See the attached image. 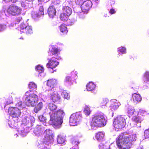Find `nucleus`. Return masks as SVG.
Returning a JSON list of instances; mask_svg holds the SVG:
<instances>
[{"label": "nucleus", "mask_w": 149, "mask_h": 149, "mask_svg": "<svg viewBox=\"0 0 149 149\" xmlns=\"http://www.w3.org/2000/svg\"><path fill=\"white\" fill-rule=\"evenodd\" d=\"M87 13H85L82 11V12L79 13L78 14V17L81 19H83L85 17V14Z\"/></svg>", "instance_id": "52"}, {"label": "nucleus", "mask_w": 149, "mask_h": 149, "mask_svg": "<svg viewBox=\"0 0 149 149\" xmlns=\"http://www.w3.org/2000/svg\"><path fill=\"white\" fill-rule=\"evenodd\" d=\"M109 102V100L107 98H103L99 102L100 106L102 108H104L106 107L107 104Z\"/></svg>", "instance_id": "27"}, {"label": "nucleus", "mask_w": 149, "mask_h": 149, "mask_svg": "<svg viewBox=\"0 0 149 149\" xmlns=\"http://www.w3.org/2000/svg\"><path fill=\"white\" fill-rule=\"evenodd\" d=\"M16 121L15 119L12 118L8 120V124L9 126L10 127H12L15 128H17L18 126V122Z\"/></svg>", "instance_id": "22"}, {"label": "nucleus", "mask_w": 149, "mask_h": 149, "mask_svg": "<svg viewBox=\"0 0 149 149\" xmlns=\"http://www.w3.org/2000/svg\"><path fill=\"white\" fill-rule=\"evenodd\" d=\"M20 28L21 32L26 33L28 35L31 34L33 33L32 26L29 25L27 23H22L20 26Z\"/></svg>", "instance_id": "11"}, {"label": "nucleus", "mask_w": 149, "mask_h": 149, "mask_svg": "<svg viewBox=\"0 0 149 149\" xmlns=\"http://www.w3.org/2000/svg\"><path fill=\"white\" fill-rule=\"evenodd\" d=\"M125 116H118L114 119L113 125L114 127L118 130L123 128L126 124Z\"/></svg>", "instance_id": "6"}, {"label": "nucleus", "mask_w": 149, "mask_h": 149, "mask_svg": "<svg viewBox=\"0 0 149 149\" xmlns=\"http://www.w3.org/2000/svg\"><path fill=\"white\" fill-rule=\"evenodd\" d=\"M118 52V57H119L120 56V54H125L127 53L126 49L124 47L121 46L118 48L117 49Z\"/></svg>", "instance_id": "29"}, {"label": "nucleus", "mask_w": 149, "mask_h": 149, "mask_svg": "<svg viewBox=\"0 0 149 149\" xmlns=\"http://www.w3.org/2000/svg\"><path fill=\"white\" fill-rule=\"evenodd\" d=\"M91 111L90 107L88 105H86L84 109V113L87 116L89 115Z\"/></svg>", "instance_id": "38"}, {"label": "nucleus", "mask_w": 149, "mask_h": 149, "mask_svg": "<svg viewBox=\"0 0 149 149\" xmlns=\"http://www.w3.org/2000/svg\"><path fill=\"white\" fill-rule=\"evenodd\" d=\"M39 2H42L45 3L47 2V0H38Z\"/></svg>", "instance_id": "59"}, {"label": "nucleus", "mask_w": 149, "mask_h": 149, "mask_svg": "<svg viewBox=\"0 0 149 149\" xmlns=\"http://www.w3.org/2000/svg\"><path fill=\"white\" fill-rule=\"evenodd\" d=\"M127 110L128 114L130 116H133L138 113V112L135 111L133 108L130 106H128Z\"/></svg>", "instance_id": "26"}, {"label": "nucleus", "mask_w": 149, "mask_h": 149, "mask_svg": "<svg viewBox=\"0 0 149 149\" xmlns=\"http://www.w3.org/2000/svg\"><path fill=\"white\" fill-rule=\"evenodd\" d=\"M132 120L135 122L137 123L136 125L138 127H141V123L143 120V117H141L139 115L138 113L136 115H135L133 116L132 118Z\"/></svg>", "instance_id": "18"}, {"label": "nucleus", "mask_w": 149, "mask_h": 149, "mask_svg": "<svg viewBox=\"0 0 149 149\" xmlns=\"http://www.w3.org/2000/svg\"><path fill=\"white\" fill-rule=\"evenodd\" d=\"M12 102V98H10L9 100H8L6 101V102L5 103H4L3 105L4 107L5 108L6 107V105L10 104Z\"/></svg>", "instance_id": "50"}, {"label": "nucleus", "mask_w": 149, "mask_h": 149, "mask_svg": "<svg viewBox=\"0 0 149 149\" xmlns=\"http://www.w3.org/2000/svg\"><path fill=\"white\" fill-rule=\"evenodd\" d=\"M79 143V142L78 141H73L72 142V144L74 145V146L70 149H79L78 145Z\"/></svg>", "instance_id": "46"}, {"label": "nucleus", "mask_w": 149, "mask_h": 149, "mask_svg": "<svg viewBox=\"0 0 149 149\" xmlns=\"http://www.w3.org/2000/svg\"><path fill=\"white\" fill-rule=\"evenodd\" d=\"M7 26L6 24H0V32H2L6 29Z\"/></svg>", "instance_id": "49"}, {"label": "nucleus", "mask_w": 149, "mask_h": 149, "mask_svg": "<svg viewBox=\"0 0 149 149\" xmlns=\"http://www.w3.org/2000/svg\"><path fill=\"white\" fill-rule=\"evenodd\" d=\"M74 81L71 78L70 76H67L64 80L65 84L67 85H72Z\"/></svg>", "instance_id": "31"}, {"label": "nucleus", "mask_w": 149, "mask_h": 149, "mask_svg": "<svg viewBox=\"0 0 149 149\" xmlns=\"http://www.w3.org/2000/svg\"><path fill=\"white\" fill-rule=\"evenodd\" d=\"M44 14V8L43 6H40L38 11H33L31 13L32 17L35 20H37Z\"/></svg>", "instance_id": "14"}, {"label": "nucleus", "mask_w": 149, "mask_h": 149, "mask_svg": "<svg viewBox=\"0 0 149 149\" xmlns=\"http://www.w3.org/2000/svg\"><path fill=\"white\" fill-rule=\"evenodd\" d=\"M111 104L110 106L111 109L113 110H117L120 105V102L116 100H111Z\"/></svg>", "instance_id": "20"}, {"label": "nucleus", "mask_w": 149, "mask_h": 149, "mask_svg": "<svg viewBox=\"0 0 149 149\" xmlns=\"http://www.w3.org/2000/svg\"><path fill=\"white\" fill-rule=\"evenodd\" d=\"M55 58L53 57L50 58H47L48 62L46 64V67L48 68H50L52 69L56 67L59 64V62Z\"/></svg>", "instance_id": "13"}, {"label": "nucleus", "mask_w": 149, "mask_h": 149, "mask_svg": "<svg viewBox=\"0 0 149 149\" xmlns=\"http://www.w3.org/2000/svg\"><path fill=\"white\" fill-rule=\"evenodd\" d=\"M22 19V18L21 17H18L16 19V21L17 22H19Z\"/></svg>", "instance_id": "57"}, {"label": "nucleus", "mask_w": 149, "mask_h": 149, "mask_svg": "<svg viewBox=\"0 0 149 149\" xmlns=\"http://www.w3.org/2000/svg\"><path fill=\"white\" fill-rule=\"evenodd\" d=\"M57 142L59 144H62L64 143L65 141V138L64 136L61 134L58 135Z\"/></svg>", "instance_id": "33"}, {"label": "nucleus", "mask_w": 149, "mask_h": 149, "mask_svg": "<svg viewBox=\"0 0 149 149\" xmlns=\"http://www.w3.org/2000/svg\"><path fill=\"white\" fill-rule=\"evenodd\" d=\"M43 104L42 102H39L37 106L34 108L33 111L36 113H37L43 107Z\"/></svg>", "instance_id": "34"}, {"label": "nucleus", "mask_w": 149, "mask_h": 149, "mask_svg": "<svg viewBox=\"0 0 149 149\" xmlns=\"http://www.w3.org/2000/svg\"><path fill=\"white\" fill-rule=\"evenodd\" d=\"M37 85L33 82H31L29 84V87L30 89V91H32V90H34V92H36V90L37 89Z\"/></svg>", "instance_id": "39"}, {"label": "nucleus", "mask_w": 149, "mask_h": 149, "mask_svg": "<svg viewBox=\"0 0 149 149\" xmlns=\"http://www.w3.org/2000/svg\"><path fill=\"white\" fill-rule=\"evenodd\" d=\"M3 1L6 3H7L9 2L10 1V0H3Z\"/></svg>", "instance_id": "62"}, {"label": "nucleus", "mask_w": 149, "mask_h": 149, "mask_svg": "<svg viewBox=\"0 0 149 149\" xmlns=\"http://www.w3.org/2000/svg\"><path fill=\"white\" fill-rule=\"evenodd\" d=\"M45 129V128L43 126L37 125L34 130L33 132L36 135L38 136L42 134Z\"/></svg>", "instance_id": "19"}, {"label": "nucleus", "mask_w": 149, "mask_h": 149, "mask_svg": "<svg viewBox=\"0 0 149 149\" xmlns=\"http://www.w3.org/2000/svg\"><path fill=\"white\" fill-rule=\"evenodd\" d=\"M113 146H114V145L113 144H111V145H110L109 146V148H108L107 149H111L112 147Z\"/></svg>", "instance_id": "61"}, {"label": "nucleus", "mask_w": 149, "mask_h": 149, "mask_svg": "<svg viewBox=\"0 0 149 149\" xmlns=\"http://www.w3.org/2000/svg\"><path fill=\"white\" fill-rule=\"evenodd\" d=\"M144 83L149 82V71H146L144 74Z\"/></svg>", "instance_id": "42"}, {"label": "nucleus", "mask_w": 149, "mask_h": 149, "mask_svg": "<svg viewBox=\"0 0 149 149\" xmlns=\"http://www.w3.org/2000/svg\"><path fill=\"white\" fill-rule=\"evenodd\" d=\"M17 0H10V1L13 3H15L17 1Z\"/></svg>", "instance_id": "63"}, {"label": "nucleus", "mask_w": 149, "mask_h": 149, "mask_svg": "<svg viewBox=\"0 0 149 149\" xmlns=\"http://www.w3.org/2000/svg\"><path fill=\"white\" fill-rule=\"evenodd\" d=\"M61 95L63 97L68 100L70 99V95L67 92V91L63 90V89H61Z\"/></svg>", "instance_id": "35"}, {"label": "nucleus", "mask_w": 149, "mask_h": 149, "mask_svg": "<svg viewBox=\"0 0 149 149\" xmlns=\"http://www.w3.org/2000/svg\"><path fill=\"white\" fill-rule=\"evenodd\" d=\"M99 147L100 149H104L106 147V145L101 143L99 145Z\"/></svg>", "instance_id": "54"}, {"label": "nucleus", "mask_w": 149, "mask_h": 149, "mask_svg": "<svg viewBox=\"0 0 149 149\" xmlns=\"http://www.w3.org/2000/svg\"><path fill=\"white\" fill-rule=\"evenodd\" d=\"M110 10L109 12L111 14H113L116 13V11L115 10V9L113 8H112Z\"/></svg>", "instance_id": "56"}, {"label": "nucleus", "mask_w": 149, "mask_h": 149, "mask_svg": "<svg viewBox=\"0 0 149 149\" xmlns=\"http://www.w3.org/2000/svg\"><path fill=\"white\" fill-rule=\"evenodd\" d=\"M96 88L95 85L93 82H89L86 85V89L88 91H92Z\"/></svg>", "instance_id": "25"}, {"label": "nucleus", "mask_w": 149, "mask_h": 149, "mask_svg": "<svg viewBox=\"0 0 149 149\" xmlns=\"http://www.w3.org/2000/svg\"><path fill=\"white\" fill-rule=\"evenodd\" d=\"M59 28L60 32L62 33V34H66L68 32L67 28L64 25H61L59 27Z\"/></svg>", "instance_id": "37"}, {"label": "nucleus", "mask_w": 149, "mask_h": 149, "mask_svg": "<svg viewBox=\"0 0 149 149\" xmlns=\"http://www.w3.org/2000/svg\"><path fill=\"white\" fill-rule=\"evenodd\" d=\"M56 10L54 7L52 6H50L48 9V14L50 18H53L56 15Z\"/></svg>", "instance_id": "21"}, {"label": "nucleus", "mask_w": 149, "mask_h": 149, "mask_svg": "<svg viewBox=\"0 0 149 149\" xmlns=\"http://www.w3.org/2000/svg\"><path fill=\"white\" fill-rule=\"evenodd\" d=\"M76 21L73 18L68 19L66 21V24L67 26H69L73 25Z\"/></svg>", "instance_id": "41"}, {"label": "nucleus", "mask_w": 149, "mask_h": 149, "mask_svg": "<svg viewBox=\"0 0 149 149\" xmlns=\"http://www.w3.org/2000/svg\"><path fill=\"white\" fill-rule=\"evenodd\" d=\"M69 16L66 15L64 14V13H62L60 15V19L61 20L64 21H66L68 19V18Z\"/></svg>", "instance_id": "44"}, {"label": "nucleus", "mask_w": 149, "mask_h": 149, "mask_svg": "<svg viewBox=\"0 0 149 149\" xmlns=\"http://www.w3.org/2000/svg\"><path fill=\"white\" fill-rule=\"evenodd\" d=\"M31 120L32 122L34 120V118L33 117H28L25 116L24 117V118L22 119V121L23 124L27 125Z\"/></svg>", "instance_id": "30"}, {"label": "nucleus", "mask_w": 149, "mask_h": 149, "mask_svg": "<svg viewBox=\"0 0 149 149\" xmlns=\"http://www.w3.org/2000/svg\"><path fill=\"white\" fill-rule=\"evenodd\" d=\"M49 50L50 52H48L49 56L51 54L54 56V58L58 60H60L61 58L60 56L61 50L57 47L51 45L49 46Z\"/></svg>", "instance_id": "10"}, {"label": "nucleus", "mask_w": 149, "mask_h": 149, "mask_svg": "<svg viewBox=\"0 0 149 149\" xmlns=\"http://www.w3.org/2000/svg\"><path fill=\"white\" fill-rule=\"evenodd\" d=\"M57 83V80L55 79H49L47 81V85L50 88L48 90V91L54 90L53 88Z\"/></svg>", "instance_id": "16"}, {"label": "nucleus", "mask_w": 149, "mask_h": 149, "mask_svg": "<svg viewBox=\"0 0 149 149\" xmlns=\"http://www.w3.org/2000/svg\"><path fill=\"white\" fill-rule=\"evenodd\" d=\"M106 122L105 115L102 112H99L93 117L90 125L93 127H104L106 125Z\"/></svg>", "instance_id": "4"}, {"label": "nucleus", "mask_w": 149, "mask_h": 149, "mask_svg": "<svg viewBox=\"0 0 149 149\" xmlns=\"http://www.w3.org/2000/svg\"><path fill=\"white\" fill-rule=\"evenodd\" d=\"M14 25V23H11L10 24H9L8 26L9 27L10 29H11L12 27H13Z\"/></svg>", "instance_id": "58"}, {"label": "nucleus", "mask_w": 149, "mask_h": 149, "mask_svg": "<svg viewBox=\"0 0 149 149\" xmlns=\"http://www.w3.org/2000/svg\"><path fill=\"white\" fill-rule=\"evenodd\" d=\"M44 134L45 139H42L41 141L47 143L48 145L52 144L54 141V135L52 130L50 129H46Z\"/></svg>", "instance_id": "8"}, {"label": "nucleus", "mask_w": 149, "mask_h": 149, "mask_svg": "<svg viewBox=\"0 0 149 149\" xmlns=\"http://www.w3.org/2000/svg\"><path fill=\"white\" fill-rule=\"evenodd\" d=\"M51 6L55 7L56 5H58L60 3V0H52Z\"/></svg>", "instance_id": "45"}, {"label": "nucleus", "mask_w": 149, "mask_h": 149, "mask_svg": "<svg viewBox=\"0 0 149 149\" xmlns=\"http://www.w3.org/2000/svg\"><path fill=\"white\" fill-rule=\"evenodd\" d=\"M75 2L77 5H79L82 3L83 0H75Z\"/></svg>", "instance_id": "55"}, {"label": "nucleus", "mask_w": 149, "mask_h": 149, "mask_svg": "<svg viewBox=\"0 0 149 149\" xmlns=\"http://www.w3.org/2000/svg\"><path fill=\"white\" fill-rule=\"evenodd\" d=\"M21 11L22 9L20 7L14 5H10L6 10L0 11V20L7 21L10 16H18L21 14Z\"/></svg>", "instance_id": "3"}, {"label": "nucleus", "mask_w": 149, "mask_h": 149, "mask_svg": "<svg viewBox=\"0 0 149 149\" xmlns=\"http://www.w3.org/2000/svg\"><path fill=\"white\" fill-rule=\"evenodd\" d=\"M93 3L90 0L84 1L82 4L81 8L82 11L85 13H87L88 11L91 7Z\"/></svg>", "instance_id": "12"}, {"label": "nucleus", "mask_w": 149, "mask_h": 149, "mask_svg": "<svg viewBox=\"0 0 149 149\" xmlns=\"http://www.w3.org/2000/svg\"><path fill=\"white\" fill-rule=\"evenodd\" d=\"M139 115L141 116V117L143 116H143L146 115L147 113L145 111L143 110H140L139 112H138Z\"/></svg>", "instance_id": "51"}, {"label": "nucleus", "mask_w": 149, "mask_h": 149, "mask_svg": "<svg viewBox=\"0 0 149 149\" xmlns=\"http://www.w3.org/2000/svg\"><path fill=\"white\" fill-rule=\"evenodd\" d=\"M144 136L146 138H148L149 137V130L147 129L145 130Z\"/></svg>", "instance_id": "53"}, {"label": "nucleus", "mask_w": 149, "mask_h": 149, "mask_svg": "<svg viewBox=\"0 0 149 149\" xmlns=\"http://www.w3.org/2000/svg\"><path fill=\"white\" fill-rule=\"evenodd\" d=\"M33 0H25V2L26 3H28L29 2H31L33 1Z\"/></svg>", "instance_id": "60"}, {"label": "nucleus", "mask_w": 149, "mask_h": 149, "mask_svg": "<svg viewBox=\"0 0 149 149\" xmlns=\"http://www.w3.org/2000/svg\"><path fill=\"white\" fill-rule=\"evenodd\" d=\"M49 94H50V99L53 101L55 102H58L61 98L60 95L58 94V92L53 91H49Z\"/></svg>", "instance_id": "15"}, {"label": "nucleus", "mask_w": 149, "mask_h": 149, "mask_svg": "<svg viewBox=\"0 0 149 149\" xmlns=\"http://www.w3.org/2000/svg\"><path fill=\"white\" fill-rule=\"evenodd\" d=\"M104 134L103 132H99L96 134L95 138L98 141H102L103 140Z\"/></svg>", "instance_id": "32"}, {"label": "nucleus", "mask_w": 149, "mask_h": 149, "mask_svg": "<svg viewBox=\"0 0 149 149\" xmlns=\"http://www.w3.org/2000/svg\"><path fill=\"white\" fill-rule=\"evenodd\" d=\"M82 117L80 112H76L72 114L70 117L69 124L70 126H74L79 124Z\"/></svg>", "instance_id": "7"}, {"label": "nucleus", "mask_w": 149, "mask_h": 149, "mask_svg": "<svg viewBox=\"0 0 149 149\" xmlns=\"http://www.w3.org/2000/svg\"><path fill=\"white\" fill-rule=\"evenodd\" d=\"M35 69L36 71L39 73H42L43 72L44 69L43 67L40 65H38L35 67Z\"/></svg>", "instance_id": "43"}, {"label": "nucleus", "mask_w": 149, "mask_h": 149, "mask_svg": "<svg viewBox=\"0 0 149 149\" xmlns=\"http://www.w3.org/2000/svg\"><path fill=\"white\" fill-rule=\"evenodd\" d=\"M63 13L70 16L72 13V9L68 6H64L63 8Z\"/></svg>", "instance_id": "28"}, {"label": "nucleus", "mask_w": 149, "mask_h": 149, "mask_svg": "<svg viewBox=\"0 0 149 149\" xmlns=\"http://www.w3.org/2000/svg\"><path fill=\"white\" fill-rule=\"evenodd\" d=\"M131 100L135 104H137L141 102L142 97L139 94L135 93L132 94Z\"/></svg>", "instance_id": "17"}, {"label": "nucleus", "mask_w": 149, "mask_h": 149, "mask_svg": "<svg viewBox=\"0 0 149 149\" xmlns=\"http://www.w3.org/2000/svg\"><path fill=\"white\" fill-rule=\"evenodd\" d=\"M115 4V1L114 0H110L108 2V8H113Z\"/></svg>", "instance_id": "48"}, {"label": "nucleus", "mask_w": 149, "mask_h": 149, "mask_svg": "<svg viewBox=\"0 0 149 149\" xmlns=\"http://www.w3.org/2000/svg\"><path fill=\"white\" fill-rule=\"evenodd\" d=\"M39 145H38V147L40 148V149H50L49 146L51 144L47 145V143L45 142L40 141V143L38 142Z\"/></svg>", "instance_id": "24"}, {"label": "nucleus", "mask_w": 149, "mask_h": 149, "mask_svg": "<svg viewBox=\"0 0 149 149\" xmlns=\"http://www.w3.org/2000/svg\"><path fill=\"white\" fill-rule=\"evenodd\" d=\"M38 119L40 122L44 123V125H45L46 118L42 115H40L38 116Z\"/></svg>", "instance_id": "47"}, {"label": "nucleus", "mask_w": 149, "mask_h": 149, "mask_svg": "<svg viewBox=\"0 0 149 149\" xmlns=\"http://www.w3.org/2000/svg\"><path fill=\"white\" fill-rule=\"evenodd\" d=\"M18 133L22 136H25L27 134V132L25 130L24 127L19 128L17 130Z\"/></svg>", "instance_id": "36"}, {"label": "nucleus", "mask_w": 149, "mask_h": 149, "mask_svg": "<svg viewBox=\"0 0 149 149\" xmlns=\"http://www.w3.org/2000/svg\"><path fill=\"white\" fill-rule=\"evenodd\" d=\"M15 107H17L20 109V110L24 108V105L22 101L19 98H16L15 102Z\"/></svg>", "instance_id": "23"}, {"label": "nucleus", "mask_w": 149, "mask_h": 149, "mask_svg": "<svg viewBox=\"0 0 149 149\" xmlns=\"http://www.w3.org/2000/svg\"><path fill=\"white\" fill-rule=\"evenodd\" d=\"M8 113L12 118L15 119L16 121H19V118L20 116L21 112L20 109L17 107H10L8 109Z\"/></svg>", "instance_id": "9"}, {"label": "nucleus", "mask_w": 149, "mask_h": 149, "mask_svg": "<svg viewBox=\"0 0 149 149\" xmlns=\"http://www.w3.org/2000/svg\"><path fill=\"white\" fill-rule=\"evenodd\" d=\"M135 134H132L127 132L122 133L116 140V143L119 149H129L131 147L132 142L136 140Z\"/></svg>", "instance_id": "2"}, {"label": "nucleus", "mask_w": 149, "mask_h": 149, "mask_svg": "<svg viewBox=\"0 0 149 149\" xmlns=\"http://www.w3.org/2000/svg\"><path fill=\"white\" fill-rule=\"evenodd\" d=\"M48 108L52 112H50V122L51 125L56 129L60 128L63 122V119L65 114L62 110L55 111L57 107L52 103H49Z\"/></svg>", "instance_id": "1"}, {"label": "nucleus", "mask_w": 149, "mask_h": 149, "mask_svg": "<svg viewBox=\"0 0 149 149\" xmlns=\"http://www.w3.org/2000/svg\"><path fill=\"white\" fill-rule=\"evenodd\" d=\"M37 92H33L30 91H27L25 93V102L28 107H34L38 103V97Z\"/></svg>", "instance_id": "5"}, {"label": "nucleus", "mask_w": 149, "mask_h": 149, "mask_svg": "<svg viewBox=\"0 0 149 149\" xmlns=\"http://www.w3.org/2000/svg\"><path fill=\"white\" fill-rule=\"evenodd\" d=\"M93 1H94L96 3H97L98 2V1L99 0H92Z\"/></svg>", "instance_id": "64"}, {"label": "nucleus", "mask_w": 149, "mask_h": 149, "mask_svg": "<svg viewBox=\"0 0 149 149\" xmlns=\"http://www.w3.org/2000/svg\"><path fill=\"white\" fill-rule=\"evenodd\" d=\"M77 72L76 71H73L68 76L71 77V78L74 81L77 78Z\"/></svg>", "instance_id": "40"}]
</instances>
